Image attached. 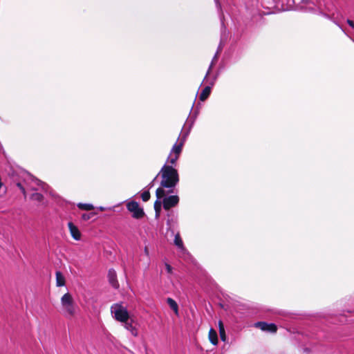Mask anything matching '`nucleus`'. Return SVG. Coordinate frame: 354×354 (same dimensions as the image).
Returning <instances> with one entry per match:
<instances>
[{
	"label": "nucleus",
	"instance_id": "f257e3e1",
	"mask_svg": "<svg viewBox=\"0 0 354 354\" xmlns=\"http://www.w3.org/2000/svg\"><path fill=\"white\" fill-rule=\"evenodd\" d=\"M157 176H160V187L156 191V195L158 198L166 196L164 188L171 189L174 188L179 182V175L176 169L171 166H168L165 164L160 171L158 173Z\"/></svg>",
	"mask_w": 354,
	"mask_h": 354
},
{
	"label": "nucleus",
	"instance_id": "f03ea898",
	"mask_svg": "<svg viewBox=\"0 0 354 354\" xmlns=\"http://www.w3.org/2000/svg\"><path fill=\"white\" fill-rule=\"evenodd\" d=\"M61 305L63 314L66 317H72L74 315L75 313V304L70 293L67 292L62 297Z\"/></svg>",
	"mask_w": 354,
	"mask_h": 354
},
{
	"label": "nucleus",
	"instance_id": "7ed1b4c3",
	"mask_svg": "<svg viewBox=\"0 0 354 354\" xmlns=\"http://www.w3.org/2000/svg\"><path fill=\"white\" fill-rule=\"evenodd\" d=\"M111 312L113 317L120 322L129 320V315L126 307L123 306L122 304H114L111 307Z\"/></svg>",
	"mask_w": 354,
	"mask_h": 354
},
{
	"label": "nucleus",
	"instance_id": "20e7f679",
	"mask_svg": "<svg viewBox=\"0 0 354 354\" xmlns=\"http://www.w3.org/2000/svg\"><path fill=\"white\" fill-rule=\"evenodd\" d=\"M198 111L196 110L194 111L193 115L190 116L187 118L186 122L185 123L181 133L178 137V140L184 143L185 142L187 137L189 136L190 131L194 124L195 120L197 118Z\"/></svg>",
	"mask_w": 354,
	"mask_h": 354
},
{
	"label": "nucleus",
	"instance_id": "39448f33",
	"mask_svg": "<svg viewBox=\"0 0 354 354\" xmlns=\"http://www.w3.org/2000/svg\"><path fill=\"white\" fill-rule=\"evenodd\" d=\"M162 198V207L167 211H170L171 207H176L179 203V197L177 195L165 196Z\"/></svg>",
	"mask_w": 354,
	"mask_h": 354
},
{
	"label": "nucleus",
	"instance_id": "423d86ee",
	"mask_svg": "<svg viewBox=\"0 0 354 354\" xmlns=\"http://www.w3.org/2000/svg\"><path fill=\"white\" fill-rule=\"evenodd\" d=\"M127 209L133 212V216L136 218H140L144 216V211L139 207L136 201H131L127 205Z\"/></svg>",
	"mask_w": 354,
	"mask_h": 354
},
{
	"label": "nucleus",
	"instance_id": "0eeeda50",
	"mask_svg": "<svg viewBox=\"0 0 354 354\" xmlns=\"http://www.w3.org/2000/svg\"><path fill=\"white\" fill-rule=\"evenodd\" d=\"M217 77L218 75H216L212 78V80H210V82H209V85L205 86L204 88L202 90L199 96V99L201 101H205L209 97V95L211 93L212 88L214 85Z\"/></svg>",
	"mask_w": 354,
	"mask_h": 354
},
{
	"label": "nucleus",
	"instance_id": "6e6552de",
	"mask_svg": "<svg viewBox=\"0 0 354 354\" xmlns=\"http://www.w3.org/2000/svg\"><path fill=\"white\" fill-rule=\"evenodd\" d=\"M167 216V230H171V231H172V232H174L173 228L177 224L178 214L173 210H171V211L168 212Z\"/></svg>",
	"mask_w": 354,
	"mask_h": 354
},
{
	"label": "nucleus",
	"instance_id": "1a4fd4ad",
	"mask_svg": "<svg viewBox=\"0 0 354 354\" xmlns=\"http://www.w3.org/2000/svg\"><path fill=\"white\" fill-rule=\"evenodd\" d=\"M254 325L256 327L259 328L263 331L274 333L277 330V326L273 323L268 324L265 322H258Z\"/></svg>",
	"mask_w": 354,
	"mask_h": 354
},
{
	"label": "nucleus",
	"instance_id": "9d476101",
	"mask_svg": "<svg viewBox=\"0 0 354 354\" xmlns=\"http://www.w3.org/2000/svg\"><path fill=\"white\" fill-rule=\"evenodd\" d=\"M174 242L175 245L177 246L178 248L179 249L180 252L181 253L182 255H183V256L189 255V252L187 250V249L185 248V246L183 245V240H182L179 233H177L175 235Z\"/></svg>",
	"mask_w": 354,
	"mask_h": 354
},
{
	"label": "nucleus",
	"instance_id": "9b49d317",
	"mask_svg": "<svg viewBox=\"0 0 354 354\" xmlns=\"http://www.w3.org/2000/svg\"><path fill=\"white\" fill-rule=\"evenodd\" d=\"M222 48H223V46H222V44L221 42L219 46H218V47L217 51L215 53V55H214V57H213V59H212V62L210 63V65H209V66L208 68V70H207V73L205 74V76L204 79H203V82L207 81V77L210 74V72H211V71L212 69L213 66L217 62V59H218V55H219L220 52L221 51Z\"/></svg>",
	"mask_w": 354,
	"mask_h": 354
},
{
	"label": "nucleus",
	"instance_id": "f8f14e48",
	"mask_svg": "<svg viewBox=\"0 0 354 354\" xmlns=\"http://www.w3.org/2000/svg\"><path fill=\"white\" fill-rule=\"evenodd\" d=\"M108 278L111 285L115 289L119 288V283L117 280L116 272L113 269H110L108 272Z\"/></svg>",
	"mask_w": 354,
	"mask_h": 354
},
{
	"label": "nucleus",
	"instance_id": "ddd939ff",
	"mask_svg": "<svg viewBox=\"0 0 354 354\" xmlns=\"http://www.w3.org/2000/svg\"><path fill=\"white\" fill-rule=\"evenodd\" d=\"M68 229L70 230L71 236L76 241L80 240L81 233L78 228L72 223L69 222L68 223Z\"/></svg>",
	"mask_w": 354,
	"mask_h": 354
},
{
	"label": "nucleus",
	"instance_id": "4468645a",
	"mask_svg": "<svg viewBox=\"0 0 354 354\" xmlns=\"http://www.w3.org/2000/svg\"><path fill=\"white\" fill-rule=\"evenodd\" d=\"M183 145L184 143L177 140V142L173 145L169 153H171V155L174 154L180 156Z\"/></svg>",
	"mask_w": 354,
	"mask_h": 354
},
{
	"label": "nucleus",
	"instance_id": "2eb2a0df",
	"mask_svg": "<svg viewBox=\"0 0 354 354\" xmlns=\"http://www.w3.org/2000/svg\"><path fill=\"white\" fill-rule=\"evenodd\" d=\"M124 327L129 330L131 335L134 337H137L138 335L137 328L133 326L132 321L129 322V320L123 322Z\"/></svg>",
	"mask_w": 354,
	"mask_h": 354
},
{
	"label": "nucleus",
	"instance_id": "dca6fc26",
	"mask_svg": "<svg viewBox=\"0 0 354 354\" xmlns=\"http://www.w3.org/2000/svg\"><path fill=\"white\" fill-rule=\"evenodd\" d=\"M209 339L210 342L214 346H216L218 344L217 333L213 328H210L209 331Z\"/></svg>",
	"mask_w": 354,
	"mask_h": 354
},
{
	"label": "nucleus",
	"instance_id": "f3484780",
	"mask_svg": "<svg viewBox=\"0 0 354 354\" xmlns=\"http://www.w3.org/2000/svg\"><path fill=\"white\" fill-rule=\"evenodd\" d=\"M167 303L169 305V306L174 310L175 314L176 315H178V306L175 300H174L172 298H167Z\"/></svg>",
	"mask_w": 354,
	"mask_h": 354
},
{
	"label": "nucleus",
	"instance_id": "a211bd4d",
	"mask_svg": "<svg viewBox=\"0 0 354 354\" xmlns=\"http://www.w3.org/2000/svg\"><path fill=\"white\" fill-rule=\"evenodd\" d=\"M179 158L178 156L174 155L169 153V156L167 157V162L165 164H167L168 166H171L172 167H174L176 165V162L178 159Z\"/></svg>",
	"mask_w": 354,
	"mask_h": 354
},
{
	"label": "nucleus",
	"instance_id": "6ab92c4d",
	"mask_svg": "<svg viewBox=\"0 0 354 354\" xmlns=\"http://www.w3.org/2000/svg\"><path fill=\"white\" fill-rule=\"evenodd\" d=\"M29 178L31 179L32 184H34L38 187H41V189L43 190H44L45 192L47 191L48 185H46L44 183H43L42 181H41L40 180H39L37 178H35V177H33L32 176H30Z\"/></svg>",
	"mask_w": 354,
	"mask_h": 354
},
{
	"label": "nucleus",
	"instance_id": "aec40b11",
	"mask_svg": "<svg viewBox=\"0 0 354 354\" xmlns=\"http://www.w3.org/2000/svg\"><path fill=\"white\" fill-rule=\"evenodd\" d=\"M160 198H158L154 203V210L156 213V218H158L160 216V211H161V207L162 205V201L161 202L160 201Z\"/></svg>",
	"mask_w": 354,
	"mask_h": 354
},
{
	"label": "nucleus",
	"instance_id": "412c9836",
	"mask_svg": "<svg viewBox=\"0 0 354 354\" xmlns=\"http://www.w3.org/2000/svg\"><path fill=\"white\" fill-rule=\"evenodd\" d=\"M56 283L58 287L63 286L65 284L64 277L59 271L56 272Z\"/></svg>",
	"mask_w": 354,
	"mask_h": 354
},
{
	"label": "nucleus",
	"instance_id": "4be33fe9",
	"mask_svg": "<svg viewBox=\"0 0 354 354\" xmlns=\"http://www.w3.org/2000/svg\"><path fill=\"white\" fill-rule=\"evenodd\" d=\"M77 207L81 209H83V210H92L93 209L94 207L92 204H90V203H78L77 204Z\"/></svg>",
	"mask_w": 354,
	"mask_h": 354
},
{
	"label": "nucleus",
	"instance_id": "5701e85b",
	"mask_svg": "<svg viewBox=\"0 0 354 354\" xmlns=\"http://www.w3.org/2000/svg\"><path fill=\"white\" fill-rule=\"evenodd\" d=\"M30 198L32 201L41 202L43 200V195L40 193H33L30 195Z\"/></svg>",
	"mask_w": 354,
	"mask_h": 354
},
{
	"label": "nucleus",
	"instance_id": "b1692460",
	"mask_svg": "<svg viewBox=\"0 0 354 354\" xmlns=\"http://www.w3.org/2000/svg\"><path fill=\"white\" fill-rule=\"evenodd\" d=\"M141 198L144 202L148 201L150 198V193L149 190L144 191L141 194Z\"/></svg>",
	"mask_w": 354,
	"mask_h": 354
},
{
	"label": "nucleus",
	"instance_id": "393cba45",
	"mask_svg": "<svg viewBox=\"0 0 354 354\" xmlns=\"http://www.w3.org/2000/svg\"><path fill=\"white\" fill-rule=\"evenodd\" d=\"M95 215V214L93 212L84 213L82 215V218L84 221H88V220L91 219Z\"/></svg>",
	"mask_w": 354,
	"mask_h": 354
},
{
	"label": "nucleus",
	"instance_id": "a878e982",
	"mask_svg": "<svg viewBox=\"0 0 354 354\" xmlns=\"http://www.w3.org/2000/svg\"><path fill=\"white\" fill-rule=\"evenodd\" d=\"M219 334H220L221 339L223 342H225L226 339H227V337H226L225 328H221V330H219Z\"/></svg>",
	"mask_w": 354,
	"mask_h": 354
},
{
	"label": "nucleus",
	"instance_id": "bb28decb",
	"mask_svg": "<svg viewBox=\"0 0 354 354\" xmlns=\"http://www.w3.org/2000/svg\"><path fill=\"white\" fill-rule=\"evenodd\" d=\"M158 176H157V175L155 176V178L148 184V185L146 187V188L149 189H151L154 185H155V182L156 180V179L158 178Z\"/></svg>",
	"mask_w": 354,
	"mask_h": 354
},
{
	"label": "nucleus",
	"instance_id": "cd10ccee",
	"mask_svg": "<svg viewBox=\"0 0 354 354\" xmlns=\"http://www.w3.org/2000/svg\"><path fill=\"white\" fill-rule=\"evenodd\" d=\"M17 187L20 189V190L21 191V192L24 194V196L26 197V190H25V188L23 187V185H21V183H18L17 184Z\"/></svg>",
	"mask_w": 354,
	"mask_h": 354
},
{
	"label": "nucleus",
	"instance_id": "c85d7f7f",
	"mask_svg": "<svg viewBox=\"0 0 354 354\" xmlns=\"http://www.w3.org/2000/svg\"><path fill=\"white\" fill-rule=\"evenodd\" d=\"M165 267H166L167 272L168 273H171L172 271V267L168 263H165Z\"/></svg>",
	"mask_w": 354,
	"mask_h": 354
},
{
	"label": "nucleus",
	"instance_id": "c756f323",
	"mask_svg": "<svg viewBox=\"0 0 354 354\" xmlns=\"http://www.w3.org/2000/svg\"><path fill=\"white\" fill-rule=\"evenodd\" d=\"M347 24L353 28H354V21L351 19H347Z\"/></svg>",
	"mask_w": 354,
	"mask_h": 354
},
{
	"label": "nucleus",
	"instance_id": "7c9ffc66",
	"mask_svg": "<svg viewBox=\"0 0 354 354\" xmlns=\"http://www.w3.org/2000/svg\"><path fill=\"white\" fill-rule=\"evenodd\" d=\"M218 330H221V328H224V325L222 322V321H219L218 323Z\"/></svg>",
	"mask_w": 354,
	"mask_h": 354
},
{
	"label": "nucleus",
	"instance_id": "2f4dec72",
	"mask_svg": "<svg viewBox=\"0 0 354 354\" xmlns=\"http://www.w3.org/2000/svg\"><path fill=\"white\" fill-rule=\"evenodd\" d=\"M215 2H216V7L218 8V10H221V4L218 3V0H214Z\"/></svg>",
	"mask_w": 354,
	"mask_h": 354
},
{
	"label": "nucleus",
	"instance_id": "473e14b6",
	"mask_svg": "<svg viewBox=\"0 0 354 354\" xmlns=\"http://www.w3.org/2000/svg\"><path fill=\"white\" fill-rule=\"evenodd\" d=\"M144 252H145V254L146 255H147V256L149 255V250H148L147 247H145V248Z\"/></svg>",
	"mask_w": 354,
	"mask_h": 354
},
{
	"label": "nucleus",
	"instance_id": "72a5a7b5",
	"mask_svg": "<svg viewBox=\"0 0 354 354\" xmlns=\"http://www.w3.org/2000/svg\"><path fill=\"white\" fill-rule=\"evenodd\" d=\"M32 189L37 190V188L35 187L33 185L30 186Z\"/></svg>",
	"mask_w": 354,
	"mask_h": 354
},
{
	"label": "nucleus",
	"instance_id": "f704fd0d",
	"mask_svg": "<svg viewBox=\"0 0 354 354\" xmlns=\"http://www.w3.org/2000/svg\"><path fill=\"white\" fill-rule=\"evenodd\" d=\"M302 1H303L304 3H307V2L308 1V0H302Z\"/></svg>",
	"mask_w": 354,
	"mask_h": 354
}]
</instances>
